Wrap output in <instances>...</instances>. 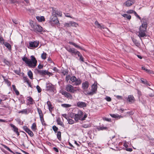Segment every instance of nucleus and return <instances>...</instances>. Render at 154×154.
I'll return each instance as SVG.
<instances>
[{"instance_id": "f257e3e1", "label": "nucleus", "mask_w": 154, "mask_h": 154, "mask_svg": "<svg viewBox=\"0 0 154 154\" xmlns=\"http://www.w3.org/2000/svg\"><path fill=\"white\" fill-rule=\"evenodd\" d=\"M31 59H29L26 57H24L22 58L23 60L27 64L30 68H34L37 65V61L34 56H31Z\"/></svg>"}, {"instance_id": "f03ea898", "label": "nucleus", "mask_w": 154, "mask_h": 154, "mask_svg": "<svg viewBox=\"0 0 154 154\" xmlns=\"http://www.w3.org/2000/svg\"><path fill=\"white\" fill-rule=\"evenodd\" d=\"M49 23L52 26H58L59 24V21L57 17L54 15H52L51 17Z\"/></svg>"}, {"instance_id": "7ed1b4c3", "label": "nucleus", "mask_w": 154, "mask_h": 154, "mask_svg": "<svg viewBox=\"0 0 154 154\" xmlns=\"http://www.w3.org/2000/svg\"><path fill=\"white\" fill-rule=\"evenodd\" d=\"M97 90V84L94 83L91 86V91H86L85 94L87 95H92L96 93Z\"/></svg>"}, {"instance_id": "20e7f679", "label": "nucleus", "mask_w": 154, "mask_h": 154, "mask_svg": "<svg viewBox=\"0 0 154 154\" xmlns=\"http://www.w3.org/2000/svg\"><path fill=\"white\" fill-rule=\"evenodd\" d=\"M70 80L73 84V85L77 86L80 85L82 83V80L79 78H77L75 76L71 77Z\"/></svg>"}, {"instance_id": "39448f33", "label": "nucleus", "mask_w": 154, "mask_h": 154, "mask_svg": "<svg viewBox=\"0 0 154 154\" xmlns=\"http://www.w3.org/2000/svg\"><path fill=\"white\" fill-rule=\"evenodd\" d=\"M84 114L83 112L80 110L78 111L77 113L75 114V117H74V119L76 122L78 121L79 120H81Z\"/></svg>"}, {"instance_id": "423d86ee", "label": "nucleus", "mask_w": 154, "mask_h": 154, "mask_svg": "<svg viewBox=\"0 0 154 154\" xmlns=\"http://www.w3.org/2000/svg\"><path fill=\"white\" fill-rule=\"evenodd\" d=\"M65 90L68 92L74 93H75L76 91L74 89V87L70 84H68L66 86Z\"/></svg>"}, {"instance_id": "0eeeda50", "label": "nucleus", "mask_w": 154, "mask_h": 154, "mask_svg": "<svg viewBox=\"0 0 154 154\" xmlns=\"http://www.w3.org/2000/svg\"><path fill=\"white\" fill-rule=\"evenodd\" d=\"M60 92L62 95H63L65 97H66L68 99H72V96L68 92L61 90H60Z\"/></svg>"}, {"instance_id": "6e6552de", "label": "nucleus", "mask_w": 154, "mask_h": 154, "mask_svg": "<svg viewBox=\"0 0 154 154\" xmlns=\"http://www.w3.org/2000/svg\"><path fill=\"white\" fill-rule=\"evenodd\" d=\"M54 86L51 83H48L46 84V91H49L51 92H54Z\"/></svg>"}, {"instance_id": "1a4fd4ad", "label": "nucleus", "mask_w": 154, "mask_h": 154, "mask_svg": "<svg viewBox=\"0 0 154 154\" xmlns=\"http://www.w3.org/2000/svg\"><path fill=\"white\" fill-rule=\"evenodd\" d=\"M146 29H143L142 28H141V27H140L139 31L138 32L139 34L138 36L140 38L146 36Z\"/></svg>"}, {"instance_id": "9d476101", "label": "nucleus", "mask_w": 154, "mask_h": 154, "mask_svg": "<svg viewBox=\"0 0 154 154\" xmlns=\"http://www.w3.org/2000/svg\"><path fill=\"white\" fill-rule=\"evenodd\" d=\"M32 27L33 28V30L35 32L37 31L39 32H41L42 31V28L40 26L36 24H34L33 25Z\"/></svg>"}, {"instance_id": "9b49d317", "label": "nucleus", "mask_w": 154, "mask_h": 154, "mask_svg": "<svg viewBox=\"0 0 154 154\" xmlns=\"http://www.w3.org/2000/svg\"><path fill=\"white\" fill-rule=\"evenodd\" d=\"M37 72L40 75H49L51 74L50 72H48L46 70H39L36 69Z\"/></svg>"}, {"instance_id": "f8f14e48", "label": "nucleus", "mask_w": 154, "mask_h": 154, "mask_svg": "<svg viewBox=\"0 0 154 154\" xmlns=\"http://www.w3.org/2000/svg\"><path fill=\"white\" fill-rule=\"evenodd\" d=\"M52 10L53 11L52 15H54L55 16L57 15L60 17L61 16L62 13L61 11H59L58 10H56V8H53Z\"/></svg>"}, {"instance_id": "ddd939ff", "label": "nucleus", "mask_w": 154, "mask_h": 154, "mask_svg": "<svg viewBox=\"0 0 154 154\" xmlns=\"http://www.w3.org/2000/svg\"><path fill=\"white\" fill-rule=\"evenodd\" d=\"M39 43L38 42H29V46L30 47L35 48L38 46Z\"/></svg>"}, {"instance_id": "4468645a", "label": "nucleus", "mask_w": 154, "mask_h": 154, "mask_svg": "<svg viewBox=\"0 0 154 154\" xmlns=\"http://www.w3.org/2000/svg\"><path fill=\"white\" fill-rule=\"evenodd\" d=\"M89 85V83L88 81L83 82L82 84V88L83 90L85 91L87 90Z\"/></svg>"}, {"instance_id": "2eb2a0df", "label": "nucleus", "mask_w": 154, "mask_h": 154, "mask_svg": "<svg viewBox=\"0 0 154 154\" xmlns=\"http://www.w3.org/2000/svg\"><path fill=\"white\" fill-rule=\"evenodd\" d=\"M134 3L133 0H128L124 3V5L127 7H128L131 6Z\"/></svg>"}, {"instance_id": "dca6fc26", "label": "nucleus", "mask_w": 154, "mask_h": 154, "mask_svg": "<svg viewBox=\"0 0 154 154\" xmlns=\"http://www.w3.org/2000/svg\"><path fill=\"white\" fill-rule=\"evenodd\" d=\"M11 127L13 128V130L18 136L20 135L19 132H18V128L13 124H11L10 125Z\"/></svg>"}, {"instance_id": "f3484780", "label": "nucleus", "mask_w": 154, "mask_h": 154, "mask_svg": "<svg viewBox=\"0 0 154 154\" xmlns=\"http://www.w3.org/2000/svg\"><path fill=\"white\" fill-rule=\"evenodd\" d=\"M127 100L130 103H133L134 102L135 99L133 96L130 95L128 96Z\"/></svg>"}, {"instance_id": "a211bd4d", "label": "nucleus", "mask_w": 154, "mask_h": 154, "mask_svg": "<svg viewBox=\"0 0 154 154\" xmlns=\"http://www.w3.org/2000/svg\"><path fill=\"white\" fill-rule=\"evenodd\" d=\"M77 106L79 107L82 108L86 107V104L85 102L79 101L77 103Z\"/></svg>"}, {"instance_id": "6ab92c4d", "label": "nucleus", "mask_w": 154, "mask_h": 154, "mask_svg": "<svg viewBox=\"0 0 154 154\" xmlns=\"http://www.w3.org/2000/svg\"><path fill=\"white\" fill-rule=\"evenodd\" d=\"M47 104L49 110L51 113L52 112L54 107L52 106V105L51 104V102L50 101H48L47 102Z\"/></svg>"}, {"instance_id": "aec40b11", "label": "nucleus", "mask_w": 154, "mask_h": 154, "mask_svg": "<svg viewBox=\"0 0 154 154\" xmlns=\"http://www.w3.org/2000/svg\"><path fill=\"white\" fill-rule=\"evenodd\" d=\"M69 52L72 54H75L77 51L76 50L73 48H69L66 49Z\"/></svg>"}, {"instance_id": "412c9836", "label": "nucleus", "mask_w": 154, "mask_h": 154, "mask_svg": "<svg viewBox=\"0 0 154 154\" xmlns=\"http://www.w3.org/2000/svg\"><path fill=\"white\" fill-rule=\"evenodd\" d=\"M69 43L71 44V45H74L75 47L77 48H79L82 50H85L84 49H83V48H82V47H81L80 46H79V45H76V44L72 42H69Z\"/></svg>"}, {"instance_id": "4be33fe9", "label": "nucleus", "mask_w": 154, "mask_h": 154, "mask_svg": "<svg viewBox=\"0 0 154 154\" xmlns=\"http://www.w3.org/2000/svg\"><path fill=\"white\" fill-rule=\"evenodd\" d=\"M97 129L98 131L104 130H108V128L107 127H104L103 126H100L97 127Z\"/></svg>"}, {"instance_id": "5701e85b", "label": "nucleus", "mask_w": 154, "mask_h": 154, "mask_svg": "<svg viewBox=\"0 0 154 154\" xmlns=\"http://www.w3.org/2000/svg\"><path fill=\"white\" fill-rule=\"evenodd\" d=\"M110 115L112 117L115 118H117V119H120L121 118H122V117L121 116H119L118 114H110Z\"/></svg>"}, {"instance_id": "b1692460", "label": "nucleus", "mask_w": 154, "mask_h": 154, "mask_svg": "<svg viewBox=\"0 0 154 154\" xmlns=\"http://www.w3.org/2000/svg\"><path fill=\"white\" fill-rule=\"evenodd\" d=\"M36 18L39 22H42L45 21V18L44 16H37Z\"/></svg>"}, {"instance_id": "393cba45", "label": "nucleus", "mask_w": 154, "mask_h": 154, "mask_svg": "<svg viewBox=\"0 0 154 154\" xmlns=\"http://www.w3.org/2000/svg\"><path fill=\"white\" fill-rule=\"evenodd\" d=\"M142 69L145 70V71L147 73L149 74H154L153 71H151L149 69H146L145 67L144 66H143L142 67Z\"/></svg>"}, {"instance_id": "a878e982", "label": "nucleus", "mask_w": 154, "mask_h": 154, "mask_svg": "<svg viewBox=\"0 0 154 154\" xmlns=\"http://www.w3.org/2000/svg\"><path fill=\"white\" fill-rule=\"evenodd\" d=\"M2 44H4L5 46L8 48V50H11V46L9 43L6 42H4V43H3Z\"/></svg>"}, {"instance_id": "bb28decb", "label": "nucleus", "mask_w": 154, "mask_h": 154, "mask_svg": "<svg viewBox=\"0 0 154 154\" xmlns=\"http://www.w3.org/2000/svg\"><path fill=\"white\" fill-rule=\"evenodd\" d=\"M57 123L58 125H60L63 127H64V125L63 122L60 120V119H58L57 120Z\"/></svg>"}, {"instance_id": "cd10ccee", "label": "nucleus", "mask_w": 154, "mask_h": 154, "mask_svg": "<svg viewBox=\"0 0 154 154\" xmlns=\"http://www.w3.org/2000/svg\"><path fill=\"white\" fill-rule=\"evenodd\" d=\"M12 87L13 91L15 92L16 94L17 95H19V92L16 88L15 86V85H13L12 86Z\"/></svg>"}, {"instance_id": "c85d7f7f", "label": "nucleus", "mask_w": 154, "mask_h": 154, "mask_svg": "<svg viewBox=\"0 0 154 154\" xmlns=\"http://www.w3.org/2000/svg\"><path fill=\"white\" fill-rule=\"evenodd\" d=\"M122 15L125 17H126L128 20H130L131 18V16L129 15L126 14H122Z\"/></svg>"}, {"instance_id": "c756f323", "label": "nucleus", "mask_w": 154, "mask_h": 154, "mask_svg": "<svg viewBox=\"0 0 154 154\" xmlns=\"http://www.w3.org/2000/svg\"><path fill=\"white\" fill-rule=\"evenodd\" d=\"M19 113H21L22 114H28L29 112H28L27 109H23L18 112Z\"/></svg>"}, {"instance_id": "7c9ffc66", "label": "nucleus", "mask_w": 154, "mask_h": 154, "mask_svg": "<svg viewBox=\"0 0 154 154\" xmlns=\"http://www.w3.org/2000/svg\"><path fill=\"white\" fill-rule=\"evenodd\" d=\"M28 75L31 79H33V74L31 70H29L28 71Z\"/></svg>"}, {"instance_id": "2f4dec72", "label": "nucleus", "mask_w": 154, "mask_h": 154, "mask_svg": "<svg viewBox=\"0 0 154 154\" xmlns=\"http://www.w3.org/2000/svg\"><path fill=\"white\" fill-rule=\"evenodd\" d=\"M46 53L43 52V53L41 55V57L42 59L44 60L46 59Z\"/></svg>"}, {"instance_id": "473e14b6", "label": "nucleus", "mask_w": 154, "mask_h": 154, "mask_svg": "<svg viewBox=\"0 0 154 154\" xmlns=\"http://www.w3.org/2000/svg\"><path fill=\"white\" fill-rule=\"evenodd\" d=\"M31 129L33 131H35L36 129V125L35 123H33L31 126Z\"/></svg>"}, {"instance_id": "72a5a7b5", "label": "nucleus", "mask_w": 154, "mask_h": 154, "mask_svg": "<svg viewBox=\"0 0 154 154\" xmlns=\"http://www.w3.org/2000/svg\"><path fill=\"white\" fill-rule=\"evenodd\" d=\"M57 137L58 139L60 140L61 139V132L60 131L57 132Z\"/></svg>"}, {"instance_id": "f704fd0d", "label": "nucleus", "mask_w": 154, "mask_h": 154, "mask_svg": "<svg viewBox=\"0 0 154 154\" xmlns=\"http://www.w3.org/2000/svg\"><path fill=\"white\" fill-rule=\"evenodd\" d=\"M23 129L27 133L30 130L26 126H24L23 127Z\"/></svg>"}, {"instance_id": "c9c22d12", "label": "nucleus", "mask_w": 154, "mask_h": 154, "mask_svg": "<svg viewBox=\"0 0 154 154\" xmlns=\"http://www.w3.org/2000/svg\"><path fill=\"white\" fill-rule=\"evenodd\" d=\"M68 122L69 124H72L74 123V121L71 119H67Z\"/></svg>"}, {"instance_id": "e433bc0d", "label": "nucleus", "mask_w": 154, "mask_h": 154, "mask_svg": "<svg viewBox=\"0 0 154 154\" xmlns=\"http://www.w3.org/2000/svg\"><path fill=\"white\" fill-rule=\"evenodd\" d=\"M142 23H143L147 25L148 24V21L146 19H142L141 20Z\"/></svg>"}, {"instance_id": "4c0bfd02", "label": "nucleus", "mask_w": 154, "mask_h": 154, "mask_svg": "<svg viewBox=\"0 0 154 154\" xmlns=\"http://www.w3.org/2000/svg\"><path fill=\"white\" fill-rule=\"evenodd\" d=\"M147 27V25L142 23V25L140 26V27H141V28H142L143 29H146V28Z\"/></svg>"}, {"instance_id": "58836bf2", "label": "nucleus", "mask_w": 154, "mask_h": 154, "mask_svg": "<svg viewBox=\"0 0 154 154\" xmlns=\"http://www.w3.org/2000/svg\"><path fill=\"white\" fill-rule=\"evenodd\" d=\"M3 147H4V148H5L8 151H9L10 152H11V153H13V152L10 149V148L8 147L7 146H6L5 145H3Z\"/></svg>"}, {"instance_id": "ea45409f", "label": "nucleus", "mask_w": 154, "mask_h": 154, "mask_svg": "<svg viewBox=\"0 0 154 154\" xmlns=\"http://www.w3.org/2000/svg\"><path fill=\"white\" fill-rule=\"evenodd\" d=\"M37 111L38 112L39 114V116H41L43 115V114L42 113V110L39 108H37Z\"/></svg>"}, {"instance_id": "a19ab883", "label": "nucleus", "mask_w": 154, "mask_h": 154, "mask_svg": "<svg viewBox=\"0 0 154 154\" xmlns=\"http://www.w3.org/2000/svg\"><path fill=\"white\" fill-rule=\"evenodd\" d=\"M61 106L64 107L68 108L71 106V105L67 104H63L61 105Z\"/></svg>"}, {"instance_id": "79ce46f5", "label": "nucleus", "mask_w": 154, "mask_h": 154, "mask_svg": "<svg viewBox=\"0 0 154 154\" xmlns=\"http://www.w3.org/2000/svg\"><path fill=\"white\" fill-rule=\"evenodd\" d=\"M52 128L55 133H56L57 132H58L57 131L58 130V128L55 125L53 126L52 127Z\"/></svg>"}, {"instance_id": "37998d69", "label": "nucleus", "mask_w": 154, "mask_h": 154, "mask_svg": "<svg viewBox=\"0 0 154 154\" xmlns=\"http://www.w3.org/2000/svg\"><path fill=\"white\" fill-rule=\"evenodd\" d=\"M91 127V125L89 124H83L82 125V127L85 128H87L89 127Z\"/></svg>"}, {"instance_id": "c03bdc74", "label": "nucleus", "mask_w": 154, "mask_h": 154, "mask_svg": "<svg viewBox=\"0 0 154 154\" xmlns=\"http://www.w3.org/2000/svg\"><path fill=\"white\" fill-rule=\"evenodd\" d=\"M140 80L141 82L143 84L146 85L147 84V81L146 80L143 79H141Z\"/></svg>"}, {"instance_id": "a18cd8bd", "label": "nucleus", "mask_w": 154, "mask_h": 154, "mask_svg": "<svg viewBox=\"0 0 154 154\" xmlns=\"http://www.w3.org/2000/svg\"><path fill=\"white\" fill-rule=\"evenodd\" d=\"M5 40L2 36L0 35V43L2 44L4 43Z\"/></svg>"}, {"instance_id": "49530a36", "label": "nucleus", "mask_w": 154, "mask_h": 154, "mask_svg": "<svg viewBox=\"0 0 154 154\" xmlns=\"http://www.w3.org/2000/svg\"><path fill=\"white\" fill-rule=\"evenodd\" d=\"M69 117L72 118H74L75 117V113H70L69 114Z\"/></svg>"}, {"instance_id": "de8ad7c7", "label": "nucleus", "mask_w": 154, "mask_h": 154, "mask_svg": "<svg viewBox=\"0 0 154 154\" xmlns=\"http://www.w3.org/2000/svg\"><path fill=\"white\" fill-rule=\"evenodd\" d=\"M87 116L88 114L85 113L84 116L83 117H82V118L81 119V120L82 121L85 120V119L87 117Z\"/></svg>"}, {"instance_id": "09e8293b", "label": "nucleus", "mask_w": 154, "mask_h": 154, "mask_svg": "<svg viewBox=\"0 0 154 154\" xmlns=\"http://www.w3.org/2000/svg\"><path fill=\"white\" fill-rule=\"evenodd\" d=\"M28 134L31 137H32L34 136V134L30 130L29 131L28 133Z\"/></svg>"}, {"instance_id": "8fccbe9b", "label": "nucleus", "mask_w": 154, "mask_h": 154, "mask_svg": "<svg viewBox=\"0 0 154 154\" xmlns=\"http://www.w3.org/2000/svg\"><path fill=\"white\" fill-rule=\"evenodd\" d=\"M36 89L38 93H40L42 91V89L38 85H37L36 87Z\"/></svg>"}, {"instance_id": "3c124183", "label": "nucleus", "mask_w": 154, "mask_h": 154, "mask_svg": "<svg viewBox=\"0 0 154 154\" xmlns=\"http://www.w3.org/2000/svg\"><path fill=\"white\" fill-rule=\"evenodd\" d=\"M103 119L104 120L107 121L108 122H111V119H110V118L109 119L108 118H107L106 117L103 118Z\"/></svg>"}, {"instance_id": "603ef678", "label": "nucleus", "mask_w": 154, "mask_h": 154, "mask_svg": "<svg viewBox=\"0 0 154 154\" xmlns=\"http://www.w3.org/2000/svg\"><path fill=\"white\" fill-rule=\"evenodd\" d=\"M71 26H74L76 27L78 25V24L74 22H71Z\"/></svg>"}, {"instance_id": "864d4df0", "label": "nucleus", "mask_w": 154, "mask_h": 154, "mask_svg": "<svg viewBox=\"0 0 154 154\" xmlns=\"http://www.w3.org/2000/svg\"><path fill=\"white\" fill-rule=\"evenodd\" d=\"M134 15L138 18H139L140 20H141V18L137 14V13L136 11H134Z\"/></svg>"}, {"instance_id": "5fc2aeb1", "label": "nucleus", "mask_w": 154, "mask_h": 154, "mask_svg": "<svg viewBox=\"0 0 154 154\" xmlns=\"http://www.w3.org/2000/svg\"><path fill=\"white\" fill-rule=\"evenodd\" d=\"M71 77H70V76L69 75H66V81L67 82H68L69 79H70Z\"/></svg>"}, {"instance_id": "6e6d98bb", "label": "nucleus", "mask_w": 154, "mask_h": 154, "mask_svg": "<svg viewBox=\"0 0 154 154\" xmlns=\"http://www.w3.org/2000/svg\"><path fill=\"white\" fill-rule=\"evenodd\" d=\"M4 81L6 82V83H7V85L8 86L10 85L11 83L10 81H9L8 79H4Z\"/></svg>"}, {"instance_id": "4d7b16f0", "label": "nucleus", "mask_w": 154, "mask_h": 154, "mask_svg": "<svg viewBox=\"0 0 154 154\" xmlns=\"http://www.w3.org/2000/svg\"><path fill=\"white\" fill-rule=\"evenodd\" d=\"M95 24L97 26V28H99L100 24L98 22L97 20L95 22Z\"/></svg>"}, {"instance_id": "13d9d810", "label": "nucleus", "mask_w": 154, "mask_h": 154, "mask_svg": "<svg viewBox=\"0 0 154 154\" xmlns=\"http://www.w3.org/2000/svg\"><path fill=\"white\" fill-rule=\"evenodd\" d=\"M105 100H106L108 101H111V98L109 97L106 96L105 98Z\"/></svg>"}, {"instance_id": "bf43d9fd", "label": "nucleus", "mask_w": 154, "mask_h": 154, "mask_svg": "<svg viewBox=\"0 0 154 154\" xmlns=\"http://www.w3.org/2000/svg\"><path fill=\"white\" fill-rule=\"evenodd\" d=\"M134 11L133 10H131L128 11L126 12L128 14H132L134 13Z\"/></svg>"}, {"instance_id": "052dcab7", "label": "nucleus", "mask_w": 154, "mask_h": 154, "mask_svg": "<svg viewBox=\"0 0 154 154\" xmlns=\"http://www.w3.org/2000/svg\"><path fill=\"white\" fill-rule=\"evenodd\" d=\"M28 98V100L30 102V104H32L33 101V99L31 97H29Z\"/></svg>"}, {"instance_id": "680f3d73", "label": "nucleus", "mask_w": 154, "mask_h": 154, "mask_svg": "<svg viewBox=\"0 0 154 154\" xmlns=\"http://www.w3.org/2000/svg\"><path fill=\"white\" fill-rule=\"evenodd\" d=\"M14 72L16 74L19 75L20 73V70H15Z\"/></svg>"}, {"instance_id": "e2e57ef3", "label": "nucleus", "mask_w": 154, "mask_h": 154, "mask_svg": "<svg viewBox=\"0 0 154 154\" xmlns=\"http://www.w3.org/2000/svg\"><path fill=\"white\" fill-rule=\"evenodd\" d=\"M23 79L25 81V82H26L28 83L29 84V79L27 77H23Z\"/></svg>"}, {"instance_id": "0e129e2a", "label": "nucleus", "mask_w": 154, "mask_h": 154, "mask_svg": "<svg viewBox=\"0 0 154 154\" xmlns=\"http://www.w3.org/2000/svg\"><path fill=\"white\" fill-rule=\"evenodd\" d=\"M62 73L64 75H67L68 73V72L67 70H63L62 71Z\"/></svg>"}, {"instance_id": "69168bd1", "label": "nucleus", "mask_w": 154, "mask_h": 154, "mask_svg": "<svg viewBox=\"0 0 154 154\" xmlns=\"http://www.w3.org/2000/svg\"><path fill=\"white\" fill-rule=\"evenodd\" d=\"M13 22L15 24H17L18 23V20L16 19H13L12 20Z\"/></svg>"}, {"instance_id": "338daca9", "label": "nucleus", "mask_w": 154, "mask_h": 154, "mask_svg": "<svg viewBox=\"0 0 154 154\" xmlns=\"http://www.w3.org/2000/svg\"><path fill=\"white\" fill-rule=\"evenodd\" d=\"M75 54H77L79 57H81L82 56V54H81V53H80L79 52V51H77L76 53Z\"/></svg>"}, {"instance_id": "774afa93", "label": "nucleus", "mask_w": 154, "mask_h": 154, "mask_svg": "<svg viewBox=\"0 0 154 154\" xmlns=\"http://www.w3.org/2000/svg\"><path fill=\"white\" fill-rule=\"evenodd\" d=\"M71 22H69V23H65V26H66L70 27V26H71Z\"/></svg>"}]
</instances>
